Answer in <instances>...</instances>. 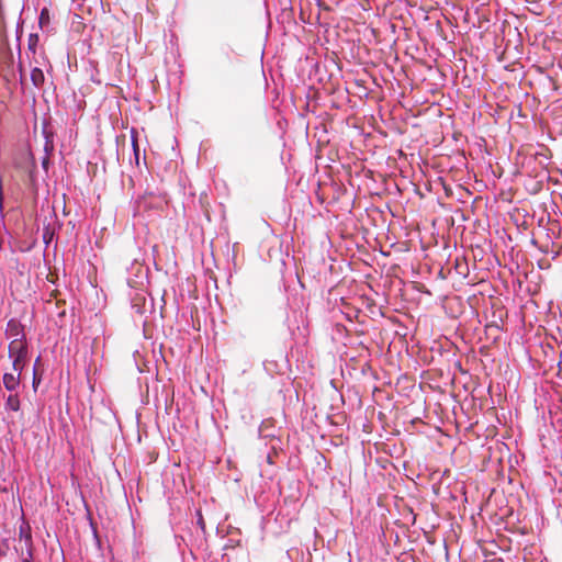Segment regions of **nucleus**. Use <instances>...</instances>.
Masks as SVG:
<instances>
[{
	"instance_id": "1",
	"label": "nucleus",
	"mask_w": 562,
	"mask_h": 562,
	"mask_svg": "<svg viewBox=\"0 0 562 562\" xmlns=\"http://www.w3.org/2000/svg\"><path fill=\"white\" fill-rule=\"evenodd\" d=\"M5 336L12 339H25L24 327L20 321L12 318L7 323Z\"/></svg>"
},
{
	"instance_id": "2",
	"label": "nucleus",
	"mask_w": 562,
	"mask_h": 562,
	"mask_svg": "<svg viewBox=\"0 0 562 562\" xmlns=\"http://www.w3.org/2000/svg\"><path fill=\"white\" fill-rule=\"evenodd\" d=\"M27 346L25 339H12L9 344V357H26Z\"/></svg>"
},
{
	"instance_id": "3",
	"label": "nucleus",
	"mask_w": 562,
	"mask_h": 562,
	"mask_svg": "<svg viewBox=\"0 0 562 562\" xmlns=\"http://www.w3.org/2000/svg\"><path fill=\"white\" fill-rule=\"evenodd\" d=\"M21 374L15 372H7L3 374V385L8 391H14L20 385Z\"/></svg>"
},
{
	"instance_id": "4",
	"label": "nucleus",
	"mask_w": 562,
	"mask_h": 562,
	"mask_svg": "<svg viewBox=\"0 0 562 562\" xmlns=\"http://www.w3.org/2000/svg\"><path fill=\"white\" fill-rule=\"evenodd\" d=\"M31 81L34 85V87L40 88L43 86L45 81L44 72L41 68L35 67L31 70Z\"/></svg>"
},
{
	"instance_id": "5",
	"label": "nucleus",
	"mask_w": 562,
	"mask_h": 562,
	"mask_svg": "<svg viewBox=\"0 0 562 562\" xmlns=\"http://www.w3.org/2000/svg\"><path fill=\"white\" fill-rule=\"evenodd\" d=\"M5 407L13 412H18L20 409V400L16 394H10L7 398Z\"/></svg>"
},
{
	"instance_id": "6",
	"label": "nucleus",
	"mask_w": 562,
	"mask_h": 562,
	"mask_svg": "<svg viewBox=\"0 0 562 562\" xmlns=\"http://www.w3.org/2000/svg\"><path fill=\"white\" fill-rule=\"evenodd\" d=\"M12 358V371L21 374L24 366L26 357H11Z\"/></svg>"
},
{
	"instance_id": "7",
	"label": "nucleus",
	"mask_w": 562,
	"mask_h": 562,
	"mask_svg": "<svg viewBox=\"0 0 562 562\" xmlns=\"http://www.w3.org/2000/svg\"><path fill=\"white\" fill-rule=\"evenodd\" d=\"M132 146H133V151H134V155H135L136 164L138 165V160H139V146H138V142H137V134H136L135 131H132Z\"/></svg>"
},
{
	"instance_id": "8",
	"label": "nucleus",
	"mask_w": 562,
	"mask_h": 562,
	"mask_svg": "<svg viewBox=\"0 0 562 562\" xmlns=\"http://www.w3.org/2000/svg\"><path fill=\"white\" fill-rule=\"evenodd\" d=\"M49 23V12L47 8L42 9L40 14V24L43 26L44 24Z\"/></svg>"
},
{
	"instance_id": "9",
	"label": "nucleus",
	"mask_w": 562,
	"mask_h": 562,
	"mask_svg": "<svg viewBox=\"0 0 562 562\" xmlns=\"http://www.w3.org/2000/svg\"><path fill=\"white\" fill-rule=\"evenodd\" d=\"M54 149V145H53V140L49 139L48 137H46V142H45V146H44V150H45V155H48L53 151Z\"/></svg>"
},
{
	"instance_id": "10",
	"label": "nucleus",
	"mask_w": 562,
	"mask_h": 562,
	"mask_svg": "<svg viewBox=\"0 0 562 562\" xmlns=\"http://www.w3.org/2000/svg\"><path fill=\"white\" fill-rule=\"evenodd\" d=\"M36 42H37V35H31V36H30V40H29V47H30V49H32L33 52H35Z\"/></svg>"
},
{
	"instance_id": "11",
	"label": "nucleus",
	"mask_w": 562,
	"mask_h": 562,
	"mask_svg": "<svg viewBox=\"0 0 562 562\" xmlns=\"http://www.w3.org/2000/svg\"><path fill=\"white\" fill-rule=\"evenodd\" d=\"M48 165H49V156L48 155H45L44 158L42 159V166L43 168L47 171L48 169Z\"/></svg>"
},
{
	"instance_id": "12",
	"label": "nucleus",
	"mask_w": 562,
	"mask_h": 562,
	"mask_svg": "<svg viewBox=\"0 0 562 562\" xmlns=\"http://www.w3.org/2000/svg\"><path fill=\"white\" fill-rule=\"evenodd\" d=\"M53 237V233H50L49 231H46L43 235V239L46 244H48L50 241Z\"/></svg>"
},
{
	"instance_id": "13",
	"label": "nucleus",
	"mask_w": 562,
	"mask_h": 562,
	"mask_svg": "<svg viewBox=\"0 0 562 562\" xmlns=\"http://www.w3.org/2000/svg\"><path fill=\"white\" fill-rule=\"evenodd\" d=\"M25 541H26V542H30V541H31V535H30V533H26V535H25Z\"/></svg>"
}]
</instances>
